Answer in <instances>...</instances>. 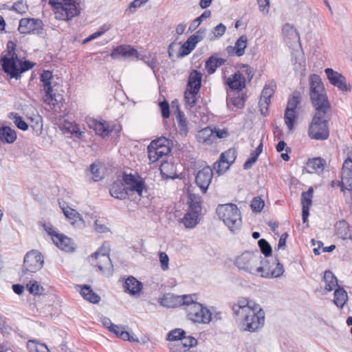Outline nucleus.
Masks as SVG:
<instances>
[{
    "instance_id": "f3484780",
    "label": "nucleus",
    "mask_w": 352,
    "mask_h": 352,
    "mask_svg": "<svg viewBox=\"0 0 352 352\" xmlns=\"http://www.w3.org/2000/svg\"><path fill=\"white\" fill-rule=\"evenodd\" d=\"M236 155L237 151L234 148H229L220 155L219 160L214 164V168L217 169V172L219 175L222 172V169H221V165L226 164V166L223 167V168H229L230 166L235 162Z\"/></svg>"
},
{
    "instance_id": "a878e982",
    "label": "nucleus",
    "mask_w": 352,
    "mask_h": 352,
    "mask_svg": "<svg viewBox=\"0 0 352 352\" xmlns=\"http://www.w3.org/2000/svg\"><path fill=\"white\" fill-rule=\"evenodd\" d=\"M17 138L16 132L8 126H0V142L3 144H12Z\"/></svg>"
},
{
    "instance_id": "09e8293b",
    "label": "nucleus",
    "mask_w": 352,
    "mask_h": 352,
    "mask_svg": "<svg viewBox=\"0 0 352 352\" xmlns=\"http://www.w3.org/2000/svg\"><path fill=\"white\" fill-rule=\"evenodd\" d=\"M324 72L327 75V79L331 85H333L338 80L343 79V75L338 72L334 71L331 68H326Z\"/></svg>"
},
{
    "instance_id": "a18cd8bd",
    "label": "nucleus",
    "mask_w": 352,
    "mask_h": 352,
    "mask_svg": "<svg viewBox=\"0 0 352 352\" xmlns=\"http://www.w3.org/2000/svg\"><path fill=\"white\" fill-rule=\"evenodd\" d=\"M274 87H275V85H265L262 90L261 100L262 101V100H263L265 104H267V106H269L271 102V98L274 93Z\"/></svg>"
},
{
    "instance_id": "7ed1b4c3",
    "label": "nucleus",
    "mask_w": 352,
    "mask_h": 352,
    "mask_svg": "<svg viewBox=\"0 0 352 352\" xmlns=\"http://www.w3.org/2000/svg\"><path fill=\"white\" fill-rule=\"evenodd\" d=\"M77 0H49L55 11V18L58 20L69 21L80 14V8Z\"/></svg>"
},
{
    "instance_id": "f704fd0d",
    "label": "nucleus",
    "mask_w": 352,
    "mask_h": 352,
    "mask_svg": "<svg viewBox=\"0 0 352 352\" xmlns=\"http://www.w3.org/2000/svg\"><path fill=\"white\" fill-rule=\"evenodd\" d=\"M175 117L177 122L179 134L182 137L187 136L189 131L188 122L186 120L184 113L179 112L178 115H176Z\"/></svg>"
},
{
    "instance_id": "f257e3e1",
    "label": "nucleus",
    "mask_w": 352,
    "mask_h": 352,
    "mask_svg": "<svg viewBox=\"0 0 352 352\" xmlns=\"http://www.w3.org/2000/svg\"><path fill=\"white\" fill-rule=\"evenodd\" d=\"M316 113L309 126L308 134L311 139L326 140L329 137V122L331 114L330 109H315Z\"/></svg>"
},
{
    "instance_id": "20e7f679",
    "label": "nucleus",
    "mask_w": 352,
    "mask_h": 352,
    "mask_svg": "<svg viewBox=\"0 0 352 352\" xmlns=\"http://www.w3.org/2000/svg\"><path fill=\"white\" fill-rule=\"evenodd\" d=\"M216 212L219 219H222L232 232L240 228L241 225V213L236 204L219 205Z\"/></svg>"
},
{
    "instance_id": "b1692460",
    "label": "nucleus",
    "mask_w": 352,
    "mask_h": 352,
    "mask_svg": "<svg viewBox=\"0 0 352 352\" xmlns=\"http://www.w3.org/2000/svg\"><path fill=\"white\" fill-rule=\"evenodd\" d=\"M53 241L54 244L60 250L67 252H74L75 248L74 246V243L72 239L67 237L65 234L62 233H59L56 234V237L53 238Z\"/></svg>"
},
{
    "instance_id": "774afa93",
    "label": "nucleus",
    "mask_w": 352,
    "mask_h": 352,
    "mask_svg": "<svg viewBox=\"0 0 352 352\" xmlns=\"http://www.w3.org/2000/svg\"><path fill=\"white\" fill-rule=\"evenodd\" d=\"M182 343L184 347H193L197 345V340L192 336H186V335L184 336V338L182 339Z\"/></svg>"
},
{
    "instance_id": "393cba45",
    "label": "nucleus",
    "mask_w": 352,
    "mask_h": 352,
    "mask_svg": "<svg viewBox=\"0 0 352 352\" xmlns=\"http://www.w3.org/2000/svg\"><path fill=\"white\" fill-rule=\"evenodd\" d=\"M248 38L245 35L241 36L235 42L234 46H228L227 52L229 55L241 56L245 54V49L247 47Z\"/></svg>"
},
{
    "instance_id": "7c9ffc66",
    "label": "nucleus",
    "mask_w": 352,
    "mask_h": 352,
    "mask_svg": "<svg viewBox=\"0 0 352 352\" xmlns=\"http://www.w3.org/2000/svg\"><path fill=\"white\" fill-rule=\"evenodd\" d=\"M187 204L188 205V210L197 212L198 213L201 214L202 209V198L201 196L197 194L190 193L188 195Z\"/></svg>"
},
{
    "instance_id": "e433bc0d",
    "label": "nucleus",
    "mask_w": 352,
    "mask_h": 352,
    "mask_svg": "<svg viewBox=\"0 0 352 352\" xmlns=\"http://www.w3.org/2000/svg\"><path fill=\"white\" fill-rule=\"evenodd\" d=\"M323 279L325 282V289L329 292L332 291L336 287H338L339 286L336 276L330 270H326L324 272Z\"/></svg>"
},
{
    "instance_id": "0eeeda50",
    "label": "nucleus",
    "mask_w": 352,
    "mask_h": 352,
    "mask_svg": "<svg viewBox=\"0 0 352 352\" xmlns=\"http://www.w3.org/2000/svg\"><path fill=\"white\" fill-rule=\"evenodd\" d=\"M244 330L250 332L261 328L265 322V312L260 305L241 316Z\"/></svg>"
},
{
    "instance_id": "6ab92c4d",
    "label": "nucleus",
    "mask_w": 352,
    "mask_h": 352,
    "mask_svg": "<svg viewBox=\"0 0 352 352\" xmlns=\"http://www.w3.org/2000/svg\"><path fill=\"white\" fill-rule=\"evenodd\" d=\"M124 292L132 296H138L143 289V284L133 276H128L123 283Z\"/></svg>"
},
{
    "instance_id": "423d86ee",
    "label": "nucleus",
    "mask_w": 352,
    "mask_h": 352,
    "mask_svg": "<svg viewBox=\"0 0 352 352\" xmlns=\"http://www.w3.org/2000/svg\"><path fill=\"white\" fill-rule=\"evenodd\" d=\"M202 74L197 70H192L188 76L186 90L184 92V99L186 105L194 107L197 103V96L201 87Z\"/></svg>"
},
{
    "instance_id": "0e129e2a",
    "label": "nucleus",
    "mask_w": 352,
    "mask_h": 352,
    "mask_svg": "<svg viewBox=\"0 0 352 352\" xmlns=\"http://www.w3.org/2000/svg\"><path fill=\"white\" fill-rule=\"evenodd\" d=\"M333 86L343 92H349L351 91V86L347 84L345 76H343V79L338 80Z\"/></svg>"
},
{
    "instance_id": "c756f323",
    "label": "nucleus",
    "mask_w": 352,
    "mask_h": 352,
    "mask_svg": "<svg viewBox=\"0 0 352 352\" xmlns=\"http://www.w3.org/2000/svg\"><path fill=\"white\" fill-rule=\"evenodd\" d=\"M199 213L197 212L188 210L184 217L181 219L180 222L184 223L187 228H193L199 223Z\"/></svg>"
},
{
    "instance_id": "ea45409f",
    "label": "nucleus",
    "mask_w": 352,
    "mask_h": 352,
    "mask_svg": "<svg viewBox=\"0 0 352 352\" xmlns=\"http://www.w3.org/2000/svg\"><path fill=\"white\" fill-rule=\"evenodd\" d=\"M306 164L308 168H311L313 170L322 171L324 168V166L326 165V160L320 157H314L309 159Z\"/></svg>"
},
{
    "instance_id": "f03ea898",
    "label": "nucleus",
    "mask_w": 352,
    "mask_h": 352,
    "mask_svg": "<svg viewBox=\"0 0 352 352\" xmlns=\"http://www.w3.org/2000/svg\"><path fill=\"white\" fill-rule=\"evenodd\" d=\"M309 96L311 104L315 109H330L331 104L323 83L317 74H312L309 77Z\"/></svg>"
},
{
    "instance_id": "1a4fd4ad",
    "label": "nucleus",
    "mask_w": 352,
    "mask_h": 352,
    "mask_svg": "<svg viewBox=\"0 0 352 352\" xmlns=\"http://www.w3.org/2000/svg\"><path fill=\"white\" fill-rule=\"evenodd\" d=\"M44 258L42 254L36 250L28 252L24 257L22 273L23 275L28 273H36L43 266Z\"/></svg>"
},
{
    "instance_id": "4be33fe9",
    "label": "nucleus",
    "mask_w": 352,
    "mask_h": 352,
    "mask_svg": "<svg viewBox=\"0 0 352 352\" xmlns=\"http://www.w3.org/2000/svg\"><path fill=\"white\" fill-rule=\"evenodd\" d=\"M226 85L232 91L240 92L245 87V79L239 72H236L226 80Z\"/></svg>"
},
{
    "instance_id": "f8f14e48",
    "label": "nucleus",
    "mask_w": 352,
    "mask_h": 352,
    "mask_svg": "<svg viewBox=\"0 0 352 352\" xmlns=\"http://www.w3.org/2000/svg\"><path fill=\"white\" fill-rule=\"evenodd\" d=\"M89 126L95 131L97 135L103 138L108 137L113 133L118 136L122 129L120 124H113L110 126L109 122L107 121L98 120L96 119L90 120L89 122Z\"/></svg>"
},
{
    "instance_id": "58836bf2",
    "label": "nucleus",
    "mask_w": 352,
    "mask_h": 352,
    "mask_svg": "<svg viewBox=\"0 0 352 352\" xmlns=\"http://www.w3.org/2000/svg\"><path fill=\"white\" fill-rule=\"evenodd\" d=\"M301 95L298 91H294L288 98L287 104L285 109L296 111L297 107L301 102Z\"/></svg>"
},
{
    "instance_id": "5fc2aeb1",
    "label": "nucleus",
    "mask_w": 352,
    "mask_h": 352,
    "mask_svg": "<svg viewBox=\"0 0 352 352\" xmlns=\"http://www.w3.org/2000/svg\"><path fill=\"white\" fill-rule=\"evenodd\" d=\"M148 157L152 162H157L164 155L162 153L159 151V148L153 146L151 147V144H149L147 147Z\"/></svg>"
},
{
    "instance_id": "4c0bfd02",
    "label": "nucleus",
    "mask_w": 352,
    "mask_h": 352,
    "mask_svg": "<svg viewBox=\"0 0 352 352\" xmlns=\"http://www.w3.org/2000/svg\"><path fill=\"white\" fill-rule=\"evenodd\" d=\"M197 44L190 37L181 45L177 53V58L188 55L196 47Z\"/></svg>"
},
{
    "instance_id": "ddd939ff",
    "label": "nucleus",
    "mask_w": 352,
    "mask_h": 352,
    "mask_svg": "<svg viewBox=\"0 0 352 352\" xmlns=\"http://www.w3.org/2000/svg\"><path fill=\"white\" fill-rule=\"evenodd\" d=\"M103 248H104V244L90 256L89 262L92 265L97 266L98 270L104 274L107 271L112 270L113 264L107 251L101 252Z\"/></svg>"
},
{
    "instance_id": "4d7b16f0",
    "label": "nucleus",
    "mask_w": 352,
    "mask_h": 352,
    "mask_svg": "<svg viewBox=\"0 0 352 352\" xmlns=\"http://www.w3.org/2000/svg\"><path fill=\"white\" fill-rule=\"evenodd\" d=\"M151 147H160V146H173V141L164 136H161L157 139L153 140L150 143Z\"/></svg>"
},
{
    "instance_id": "cd10ccee",
    "label": "nucleus",
    "mask_w": 352,
    "mask_h": 352,
    "mask_svg": "<svg viewBox=\"0 0 352 352\" xmlns=\"http://www.w3.org/2000/svg\"><path fill=\"white\" fill-rule=\"evenodd\" d=\"M226 62L225 58H219L215 55L210 56L205 63V68L208 74H212L217 67L223 65Z\"/></svg>"
},
{
    "instance_id": "c03bdc74",
    "label": "nucleus",
    "mask_w": 352,
    "mask_h": 352,
    "mask_svg": "<svg viewBox=\"0 0 352 352\" xmlns=\"http://www.w3.org/2000/svg\"><path fill=\"white\" fill-rule=\"evenodd\" d=\"M31 120L30 127L32 129L33 133L36 135H39L43 130L42 117L36 115L34 117L29 118Z\"/></svg>"
},
{
    "instance_id": "49530a36",
    "label": "nucleus",
    "mask_w": 352,
    "mask_h": 352,
    "mask_svg": "<svg viewBox=\"0 0 352 352\" xmlns=\"http://www.w3.org/2000/svg\"><path fill=\"white\" fill-rule=\"evenodd\" d=\"M313 194L314 189L312 187L309 188L307 191H304L301 193L302 208H310L312 204Z\"/></svg>"
},
{
    "instance_id": "13d9d810",
    "label": "nucleus",
    "mask_w": 352,
    "mask_h": 352,
    "mask_svg": "<svg viewBox=\"0 0 352 352\" xmlns=\"http://www.w3.org/2000/svg\"><path fill=\"white\" fill-rule=\"evenodd\" d=\"M265 206L264 201L260 197H254L251 202V209L254 212H260Z\"/></svg>"
},
{
    "instance_id": "72a5a7b5",
    "label": "nucleus",
    "mask_w": 352,
    "mask_h": 352,
    "mask_svg": "<svg viewBox=\"0 0 352 352\" xmlns=\"http://www.w3.org/2000/svg\"><path fill=\"white\" fill-rule=\"evenodd\" d=\"M80 294L86 300L93 303L97 304L100 300V297L95 293L89 285H84L80 290Z\"/></svg>"
},
{
    "instance_id": "79ce46f5",
    "label": "nucleus",
    "mask_w": 352,
    "mask_h": 352,
    "mask_svg": "<svg viewBox=\"0 0 352 352\" xmlns=\"http://www.w3.org/2000/svg\"><path fill=\"white\" fill-rule=\"evenodd\" d=\"M27 348L30 352H49L47 345L41 343L36 340H30L27 343Z\"/></svg>"
},
{
    "instance_id": "3c124183",
    "label": "nucleus",
    "mask_w": 352,
    "mask_h": 352,
    "mask_svg": "<svg viewBox=\"0 0 352 352\" xmlns=\"http://www.w3.org/2000/svg\"><path fill=\"white\" fill-rule=\"evenodd\" d=\"M211 16V12L210 10H205L199 16L195 19L190 23L189 27V30L194 31L195 29H197L201 23L203 21V20L206 19L208 18H210Z\"/></svg>"
},
{
    "instance_id": "de8ad7c7",
    "label": "nucleus",
    "mask_w": 352,
    "mask_h": 352,
    "mask_svg": "<svg viewBox=\"0 0 352 352\" xmlns=\"http://www.w3.org/2000/svg\"><path fill=\"white\" fill-rule=\"evenodd\" d=\"M9 117L13 120L18 129L24 131L28 129L29 124L17 113L12 112Z\"/></svg>"
},
{
    "instance_id": "412c9836",
    "label": "nucleus",
    "mask_w": 352,
    "mask_h": 352,
    "mask_svg": "<svg viewBox=\"0 0 352 352\" xmlns=\"http://www.w3.org/2000/svg\"><path fill=\"white\" fill-rule=\"evenodd\" d=\"M259 305L255 302L249 300L248 298H242L238 300V303L232 306V311L236 316H241L251 309H254L256 306Z\"/></svg>"
},
{
    "instance_id": "c85d7f7f",
    "label": "nucleus",
    "mask_w": 352,
    "mask_h": 352,
    "mask_svg": "<svg viewBox=\"0 0 352 352\" xmlns=\"http://www.w3.org/2000/svg\"><path fill=\"white\" fill-rule=\"evenodd\" d=\"M182 300L179 296L173 294H166L161 298L160 304L167 308H175L181 306Z\"/></svg>"
},
{
    "instance_id": "37998d69",
    "label": "nucleus",
    "mask_w": 352,
    "mask_h": 352,
    "mask_svg": "<svg viewBox=\"0 0 352 352\" xmlns=\"http://www.w3.org/2000/svg\"><path fill=\"white\" fill-rule=\"evenodd\" d=\"M283 34L289 39L298 41H300V35L293 25L285 23L282 29Z\"/></svg>"
},
{
    "instance_id": "69168bd1",
    "label": "nucleus",
    "mask_w": 352,
    "mask_h": 352,
    "mask_svg": "<svg viewBox=\"0 0 352 352\" xmlns=\"http://www.w3.org/2000/svg\"><path fill=\"white\" fill-rule=\"evenodd\" d=\"M10 10H14L16 12L23 14L26 12L27 10H28V6L22 1H19L15 2L12 5Z\"/></svg>"
},
{
    "instance_id": "2eb2a0df",
    "label": "nucleus",
    "mask_w": 352,
    "mask_h": 352,
    "mask_svg": "<svg viewBox=\"0 0 352 352\" xmlns=\"http://www.w3.org/2000/svg\"><path fill=\"white\" fill-rule=\"evenodd\" d=\"M43 30V23L41 19L33 18H23L19 21L18 30L21 34H41Z\"/></svg>"
},
{
    "instance_id": "39448f33",
    "label": "nucleus",
    "mask_w": 352,
    "mask_h": 352,
    "mask_svg": "<svg viewBox=\"0 0 352 352\" xmlns=\"http://www.w3.org/2000/svg\"><path fill=\"white\" fill-rule=\"evenodd\" d=\"M256 267V275L265 278H279L285 272L283 265L278 258L267 259L261 256V261Z\"/></svg>"
},
{
    "instance_id": "e2e57ef3",
    "label": "nucleus",
    "mask_w": 352,
    "mask_h": 352,
    "mask_svg": "<svg viewBox=\"0 0 352 352\" xmlns=\"http://www.w3.org/2000/svg\"><path fill=\"white\" fill-rule=\"evenodd\" d=\"M238 96L236 97L229 98L227 97V102H231L234 107L241 109L244 107L245 100L243 96H240L239 92H237Z\"/></svg>"
},
{
    "instance_id": "5701e85b",
    "label": "nucleus",
    "mask_w": 352,
    "mask_h": 352,
    "mask_svg": "<svg viewBox=\"0 0 352 352\" xmlns=\"http://www.w3.org/2000/svg\"><path fill=\"white\" fill-rule=\"evenodd\" d=\"M16 44L12 41H8L7 43V53L10 57L3 56L1 57L0 63L3 70L9 65H10L14 60H18V55L16 53Z\"/></svg>"
},
{
    "instance_id": "473e14b6",
    "label": "nucleus",
    "mask_w": 352,
    "mask_h": 352,
    "mask_svg": "<svg viewBox=\"0 0 352 352\" xmlns=\"http://www.w3.org/2000/svg\"><path fill=\"white\" fill-rule=\"evenodd\" d=\"M197 139L199 142L210 145L214 142L213 129L211 127H206L198 132Z\"/></svg>"
},
{
    "instance_id": "338daca9",
    "label": "nucleus",
    "mask_w": 352,
    "mask_h": 352,
    "mask_svg": "<svg viewBox=\"0 0 352 352\" xmlns=\"http://www.w3.org/2000/svg\"><path fill=\"white\" fill-rule=\"evenodd\" d=\"M161 114L163 118H168L170 116V105L166 100L159 103Z\"/></svg>"
},
{
    "instance_id": "6e6d98bb",
    "label": "nucleus",
    "mask_w": 352,
    "mask_h": 352,
    "mask_svg": "<svg viewBox=\"0 0 352 352\" xmlns=\"http://www.w3.org/2000/svg\"><path fill=\"white\" fill-rule=\"evenodd\" d=\"M258 245L260 248L261 253L263 254L265 257H268L272 255V249L267 240L261 239L258 241Z\"/></svg>"
},
{
    "instance_id": "052dcab7",
    "label": "nucleus",
    "mask_w": 352,
    "mask_h": 352,
    "mask_svg": "<svg viewBox=\"0 0 352 352\" xmlns=\"http://www.w3.org/2000/svg\"><path fill=\"white\" fill-rule=\"evenodd\" d=\"M342 179H347V175H351V174H352V160L350 159V158H347L346 160H344V163H343V166H342Z\"/></svg>"
},
{
    "instance_id": "680f3d73",
    "label": "nucleus",
    "mask_w": 352,
    "mask_h": 352,
    "mask_svg": "<svg viewBox=\"0 0 352 352\" xmlns=\"http://www.w3.org/2000/svg\"><path fill=\"white\" fill-rule=\"evenodd\" d=\"M89 169L93 175L92 179L94 182H98L102 179V175L101 174L99 166L96 163H93L89 166Z\"/></svg>"
},
{
    "instance_id": "c9c22d12",
    "label": "nucleus",
    "mask_w": 352,
    "mask_h": 352,
    "mask_svg": "<svg viewBox=\"0 0 352 352\" xmlns=\"http://www.w3.org/2000/svg\"><path fill=\"white\" fill-rule=\"evenodd\" d=\"M62 210L66 218L69 219V220H73V221L71 222L72 225L80 226V225L84 224V221L80 217V214L75 210H67L65 208H62Z\"/></svg>"
},
{
    "instance_id": "2f4dec72",
    "label": "nucleus",
    "mask_w": 352,
    "mask_h": 352,
    "mask_svg": "<svg viewBox=\"0 0 352 352\" xmlns=\"http://www.w3.org/2000/svg\"><path fill=\"white\" fill-rule=\"evenodd\" d=\"M333 303L339 308L342 309L348 300V294L344 289L338 286L335 289L333 294Z\"/></svg>"
},
{
    "instance_id": "aec40b11",
    "label": "nucleus",
    "mask_w": 352,
    "mask_h": 352,
    "mask_svg": "<svg viewBox=\"0 0 352 352\" xmlns=\"http://www.w3.org/2000/svg\"><path fill=\"white\" fill-rule=\"evenodd\" d=\"M138 54L137 50L129 45H120L113 48L111 57L112 59H120L122 58H131L137 56Z\"/></svg>"
},
{
    "instance_id": "8fccbe9b",
    "label": "nucleus",
    "mask_w": 352,
    "mask_h": 352,
    "mask_svg": "<svg viewBox=\"0 0 352 352\" xmlns=\"http://www.w3.org/2000/svg\"><path fill=\"white\" fill-rule=\"evenodd\" d=\"M63 128L67 132L71 133L72 135H75L78 138H80L82 136V132L80 131L79 128L77 126H74L72 122L64 120L62 123Z\"/></svg>"
},
{
    "instance_id": "a19ab883",
    "label": "nucleus",
    "mask_w": 352,
    "mask_h": 352,
    "mask_svg": "<svg viewBox=\"0 0 352 352\" xmlns=\"http://www.w3.org/2000/svg\"><path fill=\"white\" fill-rule=\"evenodd\" d=\"M298 118L296 111H291L289 109L285 110L284 119L285 123L289 130L292 131L294 128L295 123Z\"/></svg>"
},
{
    "instance_id": "bb28decb",
    "label": "nucleus",
    "mask_w": 352,
    "mask_h": 352,
    "mask_svg": "<svg viewBox=\"0 0 352 352\" xmlns=\"http://www.w3.org/2000/svg\"><path fill=\"white\" fill-rule=\"evenodd\" d=\"M52 72L49 70H43L41 74L40 80L43 84L45 92V98H52Z\"/></svg>"
},
{
    "instance_id": "4468645a",
    "label": "nucleus",
    "mask_w": 352,
    "mask_h": 352,
    "mask_svg": "<svg viewBox=\"0 0 352 352\" xmlns=\"http://www.w3.org/2000/svg\"><path fill=\"white\" fill-rule=\"evenodd\" d=\"M123 182L128 186L127 190L129 196L131 192L135 191L139 197L142 196L143 190H146V184L144 179L138 174L133 175L132 173H123Z\"/></svg>"
},
{
    "instance_id": "6e6552de",
    "label": "nucleus",
    "mask_w": 352,
    "mask_h": 352,
    "mask_svg": "<svg viewBox=\"0 0 352 352\" xmlns=\"http://www.w3.org/2000/svg\"><path fill=\"white\" fill-rule=\"evenodd\" d=\"M261 261V254L258 252H245L236 258L234 265L239 270L256 275V267Z\"/></svg>"
},
{
    "instance_id": "9d476101",
    "label": "nucleus",
    "mask_w": 352,
    "mask_h": 352,
    "mask_svg": "<svg viewBox=\"0 0 352 352\" xmlns=\"http://www.w3.org/2000/svg\"><path fill=\"white\" fill-rule=\"evenodd\" d=\"M187 318L194 323L208 324L211 320L209 309L201 303H192L186 308Z\"/></svg>"
},
{
    "instance_id": "bf43d9fd",
    "label": "nucleus",
    "mask_w": 352,
    "mask_h": 352,
    "mask_svg": "<svg viewBox=\"0 0 352 352\" xmlns=\"http://www.w3.org/2000/svg\"><path fill=\"white\" fill-rule=\"evenodd\" d=\"M226 27L223 23H219L212 30V34L214 35L213 37L210 38V40H214L216 38H221L226 32Z\"/></svg>"
},
{
    "instance_id": "a211bd4d",
    "label": "nucleus",
    "mask_w": 352,
    "mask_h": 352,
    "mask_svg": "<svg viewBox=\"0 0 352 352\" xmlns=\"http://www.w3.org/2000/svg\"><path fill=\"white\" fill-rule=\"evenodd\" d=\"M109 193L115 199L124 200L129 197L126 184L123 179H117L114 181L109 187Z\"/></svg>"
},
{
    "instance_id": "9b49d317",
    "label": "nucleus",
    "mask_w": 352,
    "mask_h": 352,
    "mask_svg": "<svg viewBox=\"0 0 352 352\" xmlns=\"http://www.w3.org/2000/svg\"><path fill=\"white\" fill-rule=\"evenodd\" d=\"M36 63L29 60H23L18 58V60H14L3 72L6 73L10 78L19 79L21 74L27 71L32 69Z\"/></svg>"
},
{
    "instance_id": "dca6fc26",
    "label": "nucleus",
    "mask_w": 352,
    "mask_h": 352,
    "mask_svg": "<svg viewBox=\"0 0 352 352\" xmlns=\"http://www.w3.org/2000/svg\"><path fill=\"white\" fill-rule=\"evenodd\" d=\"M212 177V170L208 166H206L196 174L195 183L203 193L207 192Z\"/></svg>"
},
{
    "instance_id": "603ef678",
    "label": "nucleus",
    "mask_w": 352,
    "mask_h": 352,
    "mask_svg": "<svg viewBox=\"0 0 352 352\" xmlns=\"http://www.w3.org/2000/svg\"><path fill=\"white\" fill-rule=\"evenodd\" d=\"M186 335V331L182 329H175L169 331L167 334L166 339L169 341L182 340Z\"/></svg>"
},
{
    "instance_id": "864d4df0",
    "label": "nucleus",
    "mask_w": 352,
    "mask_h": 352,
    "mask_svg": "<svg viewBox=\"0 0 352 352\" xmlns=\"http://www.w3.org/2000/svg\"><path fill=\"white\" fill-rule=\"evenodd\" d=\"M26 288L30 294L33 295H41L44 291L43 287L41 286L37 281H30V283L27 284Z\"/></svg>"
}]
</instances>
